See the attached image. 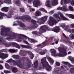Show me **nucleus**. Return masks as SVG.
Instances as JSON below:
<instances>
[{
	"label": "nucleus",
	"mask_w": 74,
	"mask_h": 74,
	"mask_svg": "<svg viewBox=\"0 0 74 74\" xmlns=\"http://www.w3.org/2000/svg\"><path fill=\"white\" fill-rule=\"evenodd\" d=\"M10 30L11 29L9 28H1V35L3 37H9L5 38L8 40L15 39L16 38L15 33L13 32L10 33Z\"/></svg>",
	"instance_id": "obj_1"
},
{
	"label": "nucleus",
	"mask_w": 74,
	"mask_h": 74,
	"mask_svg": "<svg viewBox=\"0 0 74 74\" xmlns=\"http://www.w3.org/2000/svg\"><path fill=\"white\" fill-rule=\"evenodd\" d=\"M25 19L27 21L29 22H31V23L33 24L32 27V29H36L38 27V25L36 23L37 22L39 24H44L47 21V19H38L37 21L34 20L33 19H32L31 21V19Z\"/></svg>",
	"instance_id": "obj_2"
},
{
	"label": "nucleus",
	"mask_w": 74,
	"mask_h": 74,
	"mask_svg": "<svg viewBox=\"0 0 74 74\" xmlns=\"http://www.w3.org/2000/svg\"><path fill=\"white\" fill-rule=\"evenodd\" d=\"M41 64L42 65H40L39 68L40 69H45L46 70L49 71L52 70V67L49 65L48 62L47 61L46 57H43L41 59Z\"/></svg>",
	"instance_id": "obj_3"
},
{
	"label": "nucleus",
	"mask_w": 74,
	"mask_h": 74,
	"mask_svg": "<svg viewBox=\"0 0 74 74\" xmlns=\"http://www.w3.org/2000/svg\"><path fill=\"white\" fill-rule=\"evenodd\" d=\"M47 29V25H45L41 27L39 29V32H37V31H34L32 32V33L34 34L37 37L40 36L41 35V33H43L46 32Z\"/></svg>",
	"instance_id": "obj_4"
},
{
	"label": "nucleus",
	"mask_w": 74,
	"mask_h": 74,
	"mask_svg": "<svg viewBox=\"0 0 74 74\" xmlns=\"http://www.w3.org/2000/svg\"><path fill=\"white\" fill-rule=\"evenodd\" d=\"M58 49L59 53H57L56 54V56H59V57H63L67 55L66 53V49H64V47L62 48H58Z\"/></svg>",
	"instance_id": "obj_5"
},
{
	"label": "nucleus",
	"mask_w": 74,
	"mask_h": 74,
	"mask_svg": "<svg viewBox=\"0 0 74 74\" xmlns=\"http://www.w3.org/2000/svg\"><path fill=\"white\" fill-rule=\"evenodd\" d=\"M8 63H13L14 65H17L18 67L20 68L23 67V65L21 63V60H18L16 61L13 60L12 59H10L8 60L7 61Z\"/></svg>",
	"instance_id": "obj_6"
},
{
	"label": "nucleus",
	"mask_w": 74,
	"mask_h": 74,
	"mask_svg": "<svg viewBox=\"0 0 74 74\" xmlns=\"http://www.w3.org/2000/svg\"><path fill=\"white\" fill-rule=\"evenodd\" d=\"M28 3L31 4L33 3V6L34 7L38 8V6H40L41 4H40V2L39 0H34L33 1V0H28Z\"/></svg>",
	"instance_id": "obj_7"
},
{
	"label": "nucleus",
	"mask_w": 74,
	"mask_h": 74,
	"mask_svg": "<svg viewBox=\"0 0 74 74\" xmlns=\"http://www.w3.org/2000/svg\"><path fill=\"white\" fill-rule=\"evenodd\" d=\"M21 37H25V38H26L27 39L28 38V40L30 42H32V43H34H34H36V42H37L38 41L37 40H36L33 39H31L29 38L28 37L23 35V34H20L19 35L18 38H20V39H22V38Z\"/></svg>",
	"instance_id": "obj_8"
},
{
	"label": "nucleus",
	"mask_w": 74,
	"mask_h": 74,
	"mask_svg": "<svg viewBox=\"0 0 74 74\" xmlns=\"http://www.w3.org/2000/svg\"><path fill=\"white\" fill-rule=\"evenodd\" d=\"M23 59H27V63L26 64V66L27 68H30L32 67V66H33V64H32L31 61L29 60V58H27V57H23Z\"/></svg>",
	"instance_id": "obj_9"
},
{
	"label": "nucleus",
	"mask_w": 74,
	"mask_h": 74,
	"mask_svg": "<svg viewBox=\"0 0 74 74\" xmlns=\"http://www.w3.org/2000/svg\"><path fill=\"white\" fill-rule=\"evenodd\" d=\"M48 24L51 26H53L54 25H56L58 21L55 19H49L48 21Z\"/></svg>",
	"instance_id": "obj_10"
},
{
	"label": "nucleus",
	"mask_w": 74,
	"mask_h": 74,
	"mask_svg": "<svg viewBox=\"0 0 74 74\" xmlns=\"http://www.w3.org/2000/svg\"><path fill=\"white\" fill-rule=\"evenodd\" d=\"M15 19H31V17L29 16L24 15L21 16H17L16 17L14 16Z\"/></svg>",
	"instance_id": "obj_11"
},
{
	"label": "nucleus",
	"mask_w": 74,
	"mask_h": 74,
	"mask_svg": "<svg viewBox=\"0 0 74 74\" xmlns=\"http://www.w3.org/2000/svg\"><path fill=\"white\" fill-rule=\"evenodd\" d=\"M17 23H18V24L20 26H21V27H23V28L25 30H28V28L26 26H25V25L23 23H22V22L20 21H17Z\"/></svg>",
	"instance_id": "obj_12"
},
{
	"label": "nucleus",
	"mask_w": 74,
	"mask_h": 74,
	"mask_svg": "<svg viewBox=\"0 0 74 74\" xmlns=\"http://www.w3.org/2000/svg\"><path fill=\"white\" fill-rule=\"evenodd\" d=\"M52 31H53L55 33H58L60 30V28L59 26H56L55 27L51 29Z\"/></svg>",
	"instance_id": "obj_13"
},
{
	"label": "nucleus",
	"mask_w": 74,
	"mask_h": 74,
	"mask_svg": "<svg viewBox=\"0 0 74 74\" xmlns=\"http://www.w3.org/2000/svg\"><path fill=\"white\" fill-rule=\"evenodd\" d=\"M71 3L72 5L74 6V1L72 0H64V4H68Z\"/></svg>",
	"instance_id": "obj_14"
},
{
	"label": "nucleus",
	"mask_w": 74,
	"mask_h": 74,
	"mask_svg": "<svg viewBox=\"0 0 74 74\" xmlns=\"http://www.w3.org/2000/svg\"><path fill=\"white\" fill-rule=\"evenodd\" d=\"M8 57V55L6 54H4L3 53H1L0 54V58L4 60L6 59Z\"/></svg>",
	"instance_id": "obj_15"
},
{
	"label": "nucleus",
	"mask_w": 74,
	"mask_h": 74,
	"mask_svg": "<svg viewBox=\"0 0 74 74\" xmlns=\"http://www.w3.org/2000/svg\"><path fill=\"white\" fill-rule=\"evenodd\" d=\"M55 72L57 74H63V71L61 70V69L57 68L55 70Z\"/></svg>",
	"instance_id": "obj_16"
},
{
	"label": "nucleus",
	"mask_w": 74,
	"mask_h": 74,
	"mask_svg": "<svg viewBox=\"0 0 74 74\" xmlns=\"http://www.w3.org/2000/svg\"><path fill=\"white\" fill-rule=\"evenodd\" d=\"M27 52V51L25 50H21L20 51V55L21 56H26V53Z\"/></svg>",
	"instance_id": "obj_17"
},
{
	"label": "nucleus",
	"mask_w": 74,
	"mask_h": 74,
	"mask_svg": "<svg viewBox=\"0 0 74 74\" xmlns=\"http://www.w3.org/2000/svg\"><path fill=\"white\" fill-rule=\"evenodd\" d=\"M11 45H13V46L19 49L21 48L19 45L15 42H11Z\"/></svg>",
	"instance_id": "obj_18"
},
{
	"label": "nucleus",
	"mask_w": 74,
	"mask_h": 74,
	"mask_svg": "<svg viewBox=\"0 0 74 74\" xmlns=\"http://www.w3.org/2000/svg\"><path fill=\"white\" fill-rule=\"evenodd\" d=\"M46 41H45L43 42L42 44H39L37 45V46L39 47H41V48H43L45 46H46Z\"/></svg>",
	"instance_id": "obj_19"
},
{
	"label": "nucleus",
	"mask_w": 74,
	"mask_h": 74,
	"mask_svg": "<svg viewBox=\"0 0 74 74\" xmlns=\"http://www.w3.org/2000/svg\"><path fill=\"white\" fill-rule=\"evenodd\" d=\"M47 59L49 61V62L50 63V64H53L54 62V61L50 57L47 58Z\"/></svg>",
	"instance_id": "obj_20"
},
{
	"label": "nucleus",
	"mask_w": 74,
	"mask_h": 74,
	"mask_svg": "<svg viewBox=\"0 0 74 74\" xmlns=\"http://www.w3.org/2000/svg\"><path fill=\"white\" fill-rule=\"evenodd\" d=\"M61 69L63 70L64 71H67L68 70L67 66H64V67L63 66H61L60 68Z\"/></svg>",
	"instance_id": "obj_21"
},
{
	"label": "nucleus",
	"mask_w": 74,
	"mask_h": 74,
	"mask_svg": "<svg viewBox=\"0 0 74 74\" xmlns=\"http://www.w3.org/2000/svg\"><path fill=\"white\" fill-rule=\"evenodd\" d=\"M28 54L29 55V56L30 58V59H33V58H34V55L32 52H31V51H28Z\"/></svg>",
	"instance_id": "obj_22"
},
{
	"label": "nucleus",
	"mask_w": 74,
	"mask_h": 74,
	"mask_svg": "<svg viewBox=\"0 0 74 74\" xmlns=\"http://www.w3.org/2000/svg\"><path fill=\"white\" fill-rule=\"evenodd\" d=\"M46 3L45 4V5L46 7H51V6L50 5V0H47L46 1Z\"/></svg>",
	"instance_id": "obj_23"
},
{
	"label": "nucleus",
	"mask_w": 74,
	"mask_h": 74,
	"mask_svg": "<svg viewBox=\"0 0 74 74\" xmlns=\"http://www.w3.org/2000/svg\"><path fill=\"white\" fill-rule=\"evenodd\" d=\"M13 10H10L9 12V14L6 16V17L7 18H11L12 16L11 15L12 14V13H13Z\"/></svg>",
	"instance_id": "obj_24"
},
{
	"label": "nucleus",
	"mask_w": 74,
	"mask_h": 74,
	"mask_svg": "<svg viewBox=\"0 0 74 74\" xmlns=\"http://www.w3.org/2000/svg\"><path fill=\"white\" fill-rule=\"evenodd\" d=\"M34 67L35 68H37L38 66V61H36L34 63Z\"/></svg>",
	"instance_id": "obj_25"
},
{
	"label": "nucleus",
	"mask_w": 74,
	"mask_h": 74,
	"mask_svg": "<svg viewBox=\"0 0 74 74\" xmlns=\"http://www.w3.org/2000/svg\"><path fill=\"white\" fill-rule=\"evenodd\" d=\"M1 11H5V12H7L8 11V8L7 7H5L1 9Z\"/></svg>",
	"instance_id": "obj_26"
},
{
	"label": "nucleus",
	"mask_w": 74,
	"mask_h": 74,
	"mask_svg": "<svg viewBox=\"0 0 74 74\" xmlns=\"http://www.w3.org/2000/svg\"><path fill=\"white\" fill-rule=\"evenodd\" d=\"M62 63H63V64H64L66 65H67L69 67H71L72 66L70 64H69V63L67 62H62Z\"/></svg>",
	"instance_id": "obj_27"
},
{
	"label": "nucleus",
	"mask_w": 74,
	"mask_h": 74,
	"mask_svg": "<svg viewBox=\"0 0 74 74\" xmlns=\"http://www.w3.org/2000/svg\"><path fill=\"white\" fill-rule=\"evenodd\" d=\"M0 19H3V16H5L7 15L3 13L0 12Z\"/></svg>",
	"instance_id": "obj_28"
},
{
	"label": "nucleus",
	"mask_w": 74,
	"mask_h": 74,
	"mask_svg": "<svg viewBox=\"0 0 74 74\" xmlns=\"http://www.w3.org/2000/svg\"><path fill=\"white\" fill-rule=\"evenodd\" d=\"M35 15L37 16H40L41 15V12L38 10H37L35 13Z\"/></svg>",
	"instance_id": "obj_29"
},
{
	"label": "nucleus",
	"mask_w": 74,
	"mask_h": 74,
	"mask_svg": "<svg viewBox=\"0 0 74 74\" xmlns=\"http://www.w3.org/2000/svg\"><path fill=\"white\" fill-rule=\"evenodd\" d=\"M20 46L21 47H22V48H24L29 49L30 48V47L29 46L21 45Z\"/></svg>",
	"instance_id": "obj_30"
},
{
	"label": "nucleus",
	"mask_w": 74,
	"mask_h": 74,
	"mask_svg": "<svg viewBox=\"0 0 74 74\" xmlns=\"http://www.w3.org/2000/svg\"><path fill=\"white\" fill-rule=\"evenodd\" d=\"M51 5H55L56 4H58V1L56 0H53L51 2Z\"/></svg>",
	"instance_id": "obj_31"
},
{
	"label": "nucleus",
	"mask_w": 74,
	"mask_h": 74,
	"mask_svg": "<svg viewBox=\"0 0 74 74\" xmlns=\"http://www.w3.org/2000/svg\"><path fill=\"white\" fill-rule=\"evenodd\" d=\"M66 15H67L68 16H69L70 18L71 19H74V15L73 14H66Z\"/></svg>",
	"instance_id": "obj_32"
},
{
	"label": "nucleus",
	"mask_w": 74,
	"mask_h": 74,
	"mask_svg": "<svg viewBox=\"0 0 74 74\" xmlns=\"http://www.w3.org/2000/svg\"><path fill=\"white\" fill-rule=\"evenodd\" d=\"M15 4L16 5H17L18 6H20L21 5V1H20V0H17L15 2Z\"/></svg>",
	"instance_id": "obj_33"
},
{
	"label": "nucleus",
	"mask_w": 74,
	"mask_h": 74,
	"mask_svg": "<svg viewBox=\"0 0 74 74\" xmlns=\"http://www.w3.org/2000/svg\"><path fill=\"white\" fill-rule=\"evenodd\" d=\"M18 51V50H15L13 49H10L9 50V52H11V53H14V52H16Z\"/></svg>",
	"instance_id": "obj_34"
},
{
	"label": "nucleus",
	"mask_w": 74,
	"mask_h": 74,
	"mask_svg": "<svg viewBox=\"0 0 74 74\" xmlns=\"http://www.w3.org/2000/svg\"><path fill=\"white\" fill-rule=\"evenodd\" d=\"M4 1L5 3H7L8 4H11V0H4Z\"/></svg>",
	"instance_id": "obj_35"
},
{
	"label": "nucleus",
	"mask_w": 74,
	"mask_h": 74,
	"mask_svg": "<svg viewBox=\"0 0 74 74\" xmlns=\"http://www.w3.org/2000/svg\"><path fill=\"white\" fill-rule=\"evenodd\" d=\"M59 14L60 17L62 19H67V18L64 16H63V14H62V13H61V12H59Z\"/></svg>",
	"instance_id": "obj_36"
},
{
	"label": "nucleus",
	"mask_w": 74,
	"mask_h": 74,
	"mask_svg": "<svg viewBox=\"0 0 74 74\" xmlns=\"http://www.w3.org/2000/svg\"><path fill=\"white\" fill-rule=\"evenodd\" d=\"M5 47H10V46H11V42H9V43H5Z\"/></svg>",
	"instance_id": "obj_37"
},
{
	"label": "nucleus",
	"mask_w": 74,
	"mask_h": 74,
	"mask_svg": "<svg viewBox=\"0 0 74 74\" xmlns=\"http://www.w3.org/2000/svg\"><path fill=\"white\" fill-rule=\"evenodd\" d=\"M70 72L71 74H74V67L70 69Z\"/></svg>",
	"instance_id": "obj_38"
},
{
	"label": "nucleus",
	"mask_w": 74,
	"mask_h": 74,
	"mask_svg": "<svg viewBox=\"0 0 74 74\" xmlns=\"http://www.w3.org/2000/svg\"><path fill=\"white\" fill-rule=\"evenodd\" d=\"M50 51L51 52V53L52 54H55L56 53V50L53 49H51Z\"/></svg>",
	"instance_id": "obj_39"
},
{
	"label": "nucleus",
	"mask_w": 74,
	"mask_h": 74,
	"mask_svg": "<svg viewBox=\"0 0 74 74\" xmlns=\"http://www.w3.org/2000/svg\"><path fill=\"white\" fill-rule=\"evenodd\" d=\"M62 11H67V8L65 6H63L62 7Z\"/></svg>",
	"instance_id": "obj_40"
},
{
	"label": "nucleus",
	"mask_w": 74,
	"mask_h": 74,
	"mask_svg": "<svg viewBox=\"0 0 74 74\" xmlns=\"http://www.w3.org/2000/svg\"><path fill=\"white\" fill-rule=\"evenodd\" d=\"M54 17L55 18H57V19H60V17L59 16V15L57 14H55L54 15Z\"/></svg>",
	"instance_id": "obj_41"
},
{
	"label": "nucleus",
	"mask_w": 74,
	"mask_h": 74,
	"mask_svg": "<svg viewBox=\"0 0 74 74\" xmlns=\"http://www.w3.org/2000/svg\"><path fill=\"white\" fill-rule=\"evenodd\" d=\"M0 42L1 43L2 45H5V41L4 40H1L0 38Z\"/></svg>",
	"instance_id": "obj_42"
},
{
	"label": "nucleus",
	"mask_w": 74,
	"mask_h": 74,
	"mask_svg": "<svg viewBox=\"0 0 74 74\" xmlns=\"http://www.w3.org/2000/svg\"><path fill=\"white\" fill-rule=\"evenodd\" d=\"M12 71L14 73H16L18 71V70L16 68L14 67L12 69Z\"/></svg>",
	"instance_id": "obj_43"
},
{
	"label": "nucleus",
	"mask_w": 74,
	"mask_h": 74,
	"mask_svg": "<svg viewBox=\"0 0 74 74\" xmlns=\"http://www.w3.org/2000/svg\"><path fill=\"white\" fill-rule=\"evenodd\" d=\"M39 10L40 11H42L44 12L45 13H47V11L44 8H40V9Z\"/></svg>",
	"instance_id": "obj_44"
},
{
	"label": "nucleus",
	"mask_w": 74,
	"mask_h": 74,
	"mask_svg": "<svg viewBox=\"0 0 74 74\" xmlns=\"http://www.w3.org/2000/svg\"><path fill=\"white\" fill-rule=\"evenodd\" d=\"M39 53L40 55H44L45 53V52L44 51H42L39 52Z\"/></svg>",
	"instance_id": "obj_45"
},
{
	"label": "nucleus",
	"mask_w": 74,
	"mask_h": 74,
	"mask_svg": "<svg viewBox=\"0 0 74 74\" xmlns=\"http://www.w3.org/2000/svg\"><path fill=\"white\" fill-rule=\"evenodd\" d=\"M20 10L22 12H25V9L23 8H20Z\"/></svg>",
	"instance_id": "obj_46"
},
{
	"label": "nucleus",
	"mask_w": 74,
	"mask_h": 74,
	"mask_svg": "<svg viewBox=\"0 0 74 74\" xmlns=\"http://www.w3.org/2000/svg\"><path fill=\"white\" fill-rule=\"evenodd\" d=\"M5 66L6 68V69H9L10 68V66L7 63H5Z\"/></svg>",
	"instance_id": "obj_47"
},
{
	"label": "nucleus",
	"mask_w": 74,
	"mask_h": 74,
	"mask_svg": "<svg viewBox=\"0 0 74 74\" xmlns=\"http://www.w3.org/2000/svg\"><path fill=\"white\" fill-rule=\"evenodd\" d=\"M69 59L70 60H71V61H73V60H74V58L71 56H69Z\"/></svg>",
	"instance_id": "obj_48"
},
{
	"label": "nucleus",
	"mask_w": 74,
	"mask_h": 74,
	"mask_svg": "<svg viewBox=\"0 0 74 74\" xmlns=\"http://www.w3.org/2000/svg\"><path fill=\"white\" fill-rule=\"evenodd\" d=\"M69 8L70 11H74V9H73V8L71 6H70L69 7Z\"/></svg>",
	"instance_id": "obj_49"
},
{
	"label": "nucleus",
	"mask_w": 74,
	"mask_h": 74,
	"mask_svg": "<svg viewBox=\"0 0 74 74\" xmlns=\"http://www.w3.org/2000/svg\"><path fill=\"white\" fill-rule=\"evenodd\" d=\"M61 26L62 28H64L65 26H66V24L64 23H62L61 25Z\"/></svg>",
	"instance_id": "obj_50"
},
{
	"label": "nucleus",
	"mask_w": 74,
	"mask_h": 74,
	"mask_svg": "<svg viewBox=\"0 0 74 74\" xmlns=\"http://www.w3.org/2000/svg\"><path fill=\"white\" fill-rule=\"evenodd\" d=\"M48 18V16H44L43 17H42L40 18H39V19H47Z\"/></svg>",
	"instance_id": "obj_51"
},
{
	"label": "nucleus",
	"mask_w": 74,
	"mask_h": 74,
	"mask_svg": "<svg viewBox=\"0 0 74 74\" xmlns=\"http://www.w3.org/2000/svg\"><path fill=\"white\" fill-rule=\"evenodd\" d=\"M19 57H20V56H18V55H17L14 56V58L17 59H18L19 58Z\"/></svg>",
	"instance_id": "obj_52"
},
{
	"label": "nucleus",
	"mask_w": 74,
	"mask_h": 74,
	"mask_svg": "<svg viewBox=\"0 0 74 74\" xmlns=\"http://www.w3.org/2000/svg\"><path fill=\"white\" fill-rule=\"evenodd\" d=\"M4 73H5V74H7L8 73H10L11 72L10 71H4Z\"/></svg>",
	"instance_id": "obj_53"
},
{
	"label": "nucleus",
	"mask_w": 74,
	"mask_h": 74,
	"mask_svg": "<svg viewBox=\"0 0 74 74\" xmlns=\"http://www.w3.org/2000/svg\"><path fill=\"white\" fill-rule=\"evenodd\" d=\"M56 64L57 66H59L60 65V64L58 62H56Z\"/></svg>",
	"instance_id": "obj_54"
},
{
	"label": "nucleus",
	"mask_w": 74,
	"mask_h": 74,
	"mask_svg": "<svg viewBox=\"0 0 74 74\" xmlns=\"http://www.w3.org/2000/svg\"><path fill=\"white\" fill-rule=\"evenodd\" d=\"M64 41L65 42H67V43H69V44H71V42L69 40H64Z\"/></svg>",
	"instance_id": "obj_55"
},
{
	"label": "nucleus",
	"mask_w": 74,
	"mask_h": 74,
	"mask_svg": "<svg viewBox=\"0 0 74 74\" xmlns=\"http://www.w3.org/2000/svg\"><path fill=\"white\" fill-rule=\"evenodd\" d=\"M54 38V37L53 36H51L49 39V40L50 41H52Z\"/></svg>",
	"instance_id": "obj_56"
},
{
	"label": "nucleus",
	"mask_w": 74,
	"mask_h": 74,
	"mask_svg": "<svg viewBox=\"0 0 74 74\" xmlns=\"http://www.w3.org/2000/svg\"><path fill=\"white\" fill-rule=\"evenodd\" d=\"M54 13V11L52 10L49 12V14H50V15H52V14H53Z\"/></svg>",
	"instance_id": "obj_57"
},
{
	"label": "nucleus",
	"mask_w": 74,
	"mask_h": 74,
	"mask_svg": "<svg viewBox=\"0 0 74 74\" xmlns=\"http://www.w3.org/2000/svg\"><path fill=\"white\" fill-rule=\"evenodd\" d=\"M23 42H24V43H25V44H27L28 45H29V44L27 42V41L25 40H23Z\"/></svg>",
	"instance_id": "obj_58"
},
{
	"label": "nucleus",
	"mask_w": 74,
	"mask_h": 74,
	"mask_svg": "<svg viewBox=\"0 0 74 74\" xmlns=\"http://www.w3.org/2000/svg\"><path fill=\"white\" fill-rule=\"evenodd\" d=\"M59 41V39H58L57 40H56V41L55 42L56 44H57L58 43V42Z\"/></svg>",
	"instance_id": "obj_59"
},
{
	"label": "nucleus",
	"mask_w": 74,
	"mask_h": 74,
	"mask_svg": "<svg viewBox=\"0 0 74 74\" xmlns=\"http://www.w3.org/2000/svg\"><path fill=\"white\" fill-rule=\"evenodd\" d=\"M3 66L2 65L0 64V70H3Z\"/></svg>",
	"instance_id": "obj_60"
},
{
	"label": "nucleus",
	"mask_w": 74,
	"mask_h": 74,
	"mask_svg": "<svg viewBox=\"0 0 74 74\" xmlns=\"http://www.w3.org/2000/svg\"><path fill=\"white\" fill-rule=\"evenodd\" d=\"M70 26L71 28H74V24H71V25Z\"/></svg>",
	"instance_id": "obj_61"
},
{
	"label": "nucleus",
	"mask_w": 74,
	"mask_h": 74,
	"mask_svg": "<svg viewBox=\"0 0 74 74\" xmlns=\"http://www.w3.org/2000/svg\"><path fill=\"white\" fill-rule=\"evenodd\" d=\"M68 29H69V25L66 26L65 28V30H67Z\"/></svg>",
	"instance_id": "obj_62"
},
{
	"label": "nucleus",
	"mask_w": 74,
	"mask_h": 74,
	"mask_svg": "<svg viewBox=\"0 0 74 74\" xmlns=\"http://www.w3.org/2000/svg\"><path fill=\"white\" fill-rule=\"evenodd\" d=\"M57 10H62V7L61 8L60 7H59L58 8H57Z\"/></svg>",
	"instance_id": "obj_63"
},
{
	"label": "nucleus",
	"mask_w": 74,
	"mask_h": 74,
	"mask_svg": "<svg viewBox=\"0 0 74 74\" xmlns=\"http://www.w3.org/2000/svg\"><path fill=\"white\" fill-rule=\"evenodd\" d=\"M71 38L72 40L74 39V34H73L71 36Z\"/></svg>",
	"instance_id": "obj_64"
}]
</instances>
